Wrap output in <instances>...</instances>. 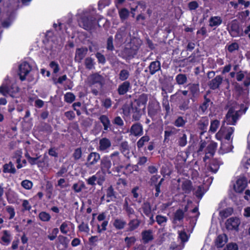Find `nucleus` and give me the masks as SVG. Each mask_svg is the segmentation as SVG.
Masks as SVG:
<instances>
[{"mask_svg": "<svg viewBox=\"0 0 250 250\" xmlns=\"http://www.w3.org/2000/svg\"><path fill=\"white\" fill-rule=\"evenodd\" d=\"M96 19L91 15H83L79 21L80 26L86 30H91L95 28Z\"/></svg>", "mask_w": 250, "mask_h": 250, "instance_id": "f257e3e1", "label": "nucleus"}, {"mask_svg": "<svg viewBox=\"0 0 250 250\" xmlns=\"http://www.w3.org/2000/svg\"><path fill=\"white\" fill-rule=\"evenodd\" d=\"M87 82L89 86L96 85V87L101 89L104 84V79L99 73H94L88 77Z\"/></svg>", "mask_w": 250, "mask_h": 250, "instance_id": "f03ea898", "label": "nucleus"}, {"mask_svg": "<svg viewBox=\"0 0 250 250\" xmlns=\"http://www.w3.org/2000/svg\"><path fill=\"white\" fill-rule=\"evenodd\" d=\"M240 110H235L232 107L230 108L226 115V122L228 124L235 125L240 116Z\"/></svg>", "mask_w": 250, "mask_h": 250, "instance_id": "7ed1b4c3", "label": "nucleus"}, {"mask_svg": "<svg viewBox=\"0 0 250 250\" xmlns=\"http://www.w3.org/2000/svg\"><path fill=\"white\" fill-rule=\"evenodd\" d=\"M148 115L153 119L161 111V107L158 102L152 101L149 103L148 107Z\"/></svg>", "mask_w": 250, "mask_h": 250, "instance_id": "20e7f679", "label": "nucleus"}, {"mask_svg": "<svg viewBox=\"0 0 250 250\" xmlns=\"http://www.w3.org/2000/svg\"><path fill=\"white\" fill-rule=\"evenodd\" d=\"M240 220L237 217H231L228 219L226 223V228L228 230L238 231Z\"/></svg>", "mask_w": 250, "mask_h": 250, "instance_id": "39448f33", "label": "nucleus"}, {"mask_svg": "<svg viewBox=\"0 0 250 250\" xmlns=\"http://www.w3.org/2000/svg\"><path fill=\"white\" fill-rule=\"evenodd\" d=\"M188 89L191 96L190 99L195 102L199 97L200 92L198 83H189L188 85Z\"/></svg>", "mask_w": 250, "mask_h": 250, "instance_id": "423d86ee", "label": "nucleus"}, {"mask_svg": "<svg viewBox=\"0 0 250 250\" xmlns=\"http://www.w3.org/2000/svg\"><path fill=\"white\" fill-rule=\"evenodd\" d=\"M101 156L99 153L96 152H92L89 153L87 158V162L85 166L89 167L96 165L100 160Z\"/></svg>", "mask_w": 250, "mask_h": 250, "instance_id": "0eeeda50", "label": "nucleus"}, {"mask_svg": "<svg viewBox=\"0 0 250 250\" xmlns=\"http://www.w3.org/2000/svg\"><path fill=\"white\" fill-rule=\"evenodd\" d=\"M112 166V163L109 157L107 156L103 157L100 161V168L102 171L106 172L108 174H110L111 171L110 169Z\"/></svg>", "mask_w": 250, "mask_h": 250, "instance_id": "6e6552de", "label": "nucleus"}, {"mask_svg": "<svg viewBox=\"0 0 250 250\" xmlns=\"http://www.w3.org/2000/svg\"><path fill=\"white\" fill-rule=\"evenodd\" d=\"M145 109L141 106H138L135 103L131 104V114H132V119L135 121H139L142 116V111Z\"/></svg>", "mask_w": 250, "mask_h": 250, "instance_id": "1a4fd4ad", "label": "nucleus"}, {"mask_svg": "<svg viewBox=\"0 0 250 250\" xmlns=\"http://www.w3.org/2000/svg\"><path fill=\"white\" fill-rule=\"evenodd\" d=\"M31 69L30 65L26 62H23L19 66V75L21 81H23L25 80L26 76L31 71Z\"/></svg>", "mask_w": 250, "mask_h": 250, "instance_id": "9d476101", "label": "nucleus"}, {"mask_svg": "<svg viewBox=\"0 0 250 250\" xmlns=\"http://www.w3.org/2000/svg\"><path fill=\"white\" fill-rule=\"evenodd\" d=\"M88 49L85 47L78 48L76 49L74 60L76 62L80 63L86 55Z\"/></svg>", "mask_w": 250, "mask_h": 250, "instance_id": "9b49d317", "label": "nucleus"}, {"mask_svg": "<svg viewBox=\"0 0 250 250\" xmlns=\"http://www.w3.org/2000/svg\"><path fill=\"white\" fill-rule=\"evenodd\" d=\"M13 87H9L6 85H2L0 86V93L4 96H7L9 95L12 97H15L16 94L19 91V88L15 87V89H14Z\"/></svg>", "mask_w": 250, "mask_h": 250, "instance_id": "f8f14e48", "label": "nucleus"}, {"mask_svg": "<svg viewBox=\"0 0 250 250\" xmlns=\"http://www.w3.org/2000/svg\"><path fill=\"white\" fill-rule=\"evenodd\" d=\"M228 31L232 37H237L239 35L240 30L239 23L236 20H233L228 27Z\"/></svg>", "mask_w": 250, "mask_h": 250, "instance_id": "ddd939ff", "label": "nucleus"}, {"mask_svg": "<svg viewBox=\"0 0 250 250\" xmlns=\"http://www.w3.org/2000/svg\"><path fill=\"white\" fill-rule=\"evenodd\" d=\"M137 53L136 47H125L122 52V57L126 59H131L134 57Z\"/></svg>", "mask_w": 250, "mask_h": 250, "instance_id": "4468645a", "label": "nucleus"}, {"mask_svg": "<svg viewBox=\"0 0 250 250\" xmlns=\"http://www.w3.org/2000/svg\"><path fill=\"white\" fill-rule=\"evenodd\" d=\"M129 132L134 136H141L143 133V126L139 123H135L131 126Z\"/></svg>", "mask_w": 250, "mask_h": 250, "instance_id": "2eb2a0df", "label": "nucleus"}, {"mask_svg": "<svg viewBox=\"0 0 250 250\" xmlns=\"http://www.w3.org/2000/svg\"><path fill=\"white\" fill-rule=\"evenodd\" d=\"M222 82L223 77L220 75H218L214 78L212 79L211 81H209L208 85L210 89L212 90H215L219 88L220 85L222 83Z\"/></svg>", "mask_w": 250, "mask_h": 250, "instance_id": "dca6fc26", "label": "nucleus"}, {"mask_svg": "<svg viewBox=\"0 0 250 250\" xmlns=\"http://www.w3.org/2000/svg\"><path fill=\"white\" fill-rule=\"evenodd\" d=\"M209 124V119L207 116L203 117L198 121L197 125L198 128L202 131L201 134L202 135L207 131Z\"/></svg>", "mask_w": 250, "mask_h": 250, "instance_id": "f3484780", "label": "nucleus"}, {"mask_svg": "<svg viewBox=\"0 0 250 250\" xmlns=\"http://www.w3.org/2000/svg\"><path fill=\"white\" fill-rule=\"evenodd\" d=\"M119 150L126 158L127 159H130L131 155L127 142H122L120 145Z\"/></svg>", "mask_w": 250, "mask_h": 250, "instance_id": "a211bd4d", "label": "nucleus"}, {"mask_svg": "<svg viewBox=\"0 0 250 250\" xmlns=\"http://www.w3.org/2000/svg\"><path fill=\"white\" fill-rule=\"evenodd\" d=\"M142 240L144 244H147L154 239L153 231L151 229L144 230L141 233Z\"/></svg>", "mask_w": 250, "mask_h": 250, "instance_id": "6ab92c4d", "label": "nucleus"}, {"mask_svg": "<svg viewBox=\"0 0 250 250\" xmlns=\"http://www.w3.org/2000/svg\"><path fill=\"white\" fill-rule=\"evenodd\" d=\"M126 34V28L125 27L120 28L118 29L115 36V42L119 43L122 42Z\"/></svg>", "mask_w": 250, "mask_h": 250, "instance_id": "aec40b11", "label": "nucleus"}, {"mask_svg": "<svg viewBox=\"0 0 250 250\" xmlns=\"http://www.w3.org/2000/svg\"><path fill=\"white\" fill-rule=\"evenodd\" d=\"M130 87L131 84L130 82L125 81L119 85L117 89L118 93L120 95H123L128 91Z\"/></svg>", "mask_w": 250, "mask_h": 250, "instance_id": "412c9836", "label": "nucleus"}, {"mask_svg": "<svg viewBox=\"0 0 250 250\" xmlns=\"http://www.w3.org/2000/svg\"><path fill=\"white\" fill-rule=\"evenodd\" d=\"M246 181L243 179H239L237 180L236 184L234 185V189L237 192H241L246 188Z\"/></svg>", "mask_w": 250, "mask_h": 250, "instance_id": "4be33fe9", "label": "nucleus"}, {"mask_svg": "<svg viewBox=\"0 0 250 250\" xmlns=\"http://www.w3.org/2000/svg\"><path fill=\"white\" fill-rule=\"evenodd\" d=\"M148 100L147 95L146 94H141L139 98L135 100L134 103L138 106H141L146 109V105Z\"/></svg>", "mask_w": 250, "mask_h": 250, "instance_id": "5701e85b", "label": "nucleus"}, {"mask_svg": "<svg viewBox=\"0 0 250 250\" xmlns=\"http://www.w3.org/2000/svg\"><path fill=\"white\" fill-rule=\"evenodd\" d=\"M111 146V143L109 139L103 138L99 141V149L101 151H104L109 148Z\"/></svg>", "mask_w": 250, "mask_h": 250, "instance_id": "b1692460", "label": "nucleus"}, {"mask_svg": "<svg viewBox=\"0 0 250 250\" xmlns=\"http://www.w3.org/2000/svg\"><path fill=\"white\" fill-rule=\"evenodd\" d=\"M101 123L103 124L104 131H108L111 129V124L108 117L105 115H102L99 118Z\"/></svg>", "mask_w": 250, "mask_h": 250, "instance_id": "393cba45", "label": "nucleus"}, {"mask_svg": "<svg viewBox=\"0 0 250 250\" xmlns=\"http://www.w3.org/2000/svg\"><path fill=\"white\" fill-rule=\"evenodd\" d=\"M149 72L151 75H154L161 70V63L159 61H156L150 63L148 66Z\"/></svg>", "mask_w": 250, "mask_h": 250, "instance_id": "a878e982", "label": "nucleus"}, {"mask_svg": "<svg viewBox=\"0 0 250 250\" xmlns=\"http://www.w3.org/2000/svg\"><path fill=\"white\" fill-rule=\"evenodd\" d=\"M112 164L113 166L119 165L121 163V158L119 151H115L111 153L109 156Z\"/></svg>", "mask_w": 250, "mask_h": 250, "instance_id": "bb28decb", "label": "nucleus"}, {"mask_svg": "<svg viewBox=\"0 0 250 250\" xmlns=\"http://www.w3.org/2000/svg\"><path fill=\"white\" fill-rule=\"evenodd\" d=\"M204 102L199 106V109H200L203 113H204L207 110L209 106L213 104L210 99L207 97V94L204 95Z\"/></svg>", "mask_w": 250, "mask_h": 250, "instance_id": "cd10ccee", "label": "nucleus"}, {"mask_svg": "<svg viewBox=\"0 0 250 250\" xmlns=\"http://www.w3.org/2000/svg\"><path fill=\"white\" fill-rule=\"evenodd\" d=\"M141 221L138 219H133L129 221L128 223V231H133L137 229L141 224Z\"/></svg>", "mask_w": 250, "mask_h": 250, "instance_id": "c85d7f7f", "label": "nucleus"}, {"mask_svg": "<svg viewBox=\"0 0 250 250\" xmlns=\"http://www.w3.org/2000/svg\"><path fill=\"white\" fill-rule=\"evenodd\" d=\"M227 236L225 234L219 235L216 240V245L218 248H222L227 242Z\"/></svg>", "mask_w": 250, "mask_h": 250, "instance_id": "c756f323", "label": "nucleus"}, {"mask_svg": "<svg viewBox=\"0 0 250 250\" xmlns=\"http://www.w3.org/2000/svg\"><path fill=\"white\" fill-rule=\"evenodd\" d=\"M126 225L125 221L123 219L116 218L114 220L113 225L117 229H123Z\"/></svg>", "mask_w": 250, "mask_h": 250, "instance_id": "7c9ffc66", "label": "nucleus"}, {"mask_svg": "<svg viewBox=\"0 0 250 250\" xmlns=\"http://www.w3.org/2000/svg\"><path fill=\"white\" fill-rule=\"evenodd\" d=\"M222 22V20L219 16L211 17L209 20V26L210 27L218 26Z\"/></svg>", "mask_w": 250, "mask_h": 250, "instance_id": "2f4dec72", "label": "nucleus"}, {"mask_svg": "<svg viewBox=\"0 0 250 250\" xmlns=\"http://www.w3.org/2000/svg\"><path fill=\"white\" fill-rule=\"evenodd\" d=\"M3 167V171L4 173L15 174L16 172V169L11 162H10L8 164H4Z\"/></svg>", "mask_w": 250, "mask_h": 250, "instance_id": "473e14b6", "label": "nucleus"}, {"mask_svg": "<svg viewBox=\"0 0 250 250\" xmlns=\"http://www.w3.org/2000/svg\"><path fill=\"white\" fill-rule=\"evenodd\" d=\"M233 212V209L231 208H226L219 212V215L222 219H224L231 215Z\"/></svg>", "mask_w": 250, "mask_h": 250, "instance_id": "72a5a7b5", "label": "nucleus"}, {"mask_svg": "<svg viewBox=\"0 0 250 250\" xmlns=\"http://www.w3.org/2000/svg\"><path fill=\"white\" fill-rule=\"evenodd\" d=\"M142 208L144 213L148 217L150 216L151 213V208L149 203L147 202L144 203L142 205Z\"/></svg>", "mask_w": 250, "mask_h": 250, "instance_id": "f704fd0d", "label": "nucleus"}, {"mask_svg": "<svg viewBox=\"0 0 250 250\" xmlns=\"http://www.w3.org/2000/svg\"><path fill=\"white\" fill-rule=\"evenodd\" d=\"M177 83L180 85H183L187 83L188 78L185 74H179L175 78Z\"/></svg>", "mask_w": 250, "mask_h": 250, "instance_id": "c9c22d12", "label": "nucleus"}, {"mask_svg": "<svg viewBox=\"0 0 250 250\" xmlns=\"http://www.w3.org/2000/svg\"><path fill=\"white\" fill-rule=\"evenodd\" d=\"M219 162L217 160H213L210 163L209 169L213 173H216L219 168Z\"/></svg>", "mask_w": 250, "mask_h": 250, "instance_id": "e433bc0d", "label": "nucleus"}, {"mask_svg": "<svg viewBox=\"0 0 250 250\" xmlns=\"http://www.w3.org/2000/svg\"><path fill=\"white\" fill-rule=\"evenodd\" d=\"M217 146V143L215 142L210 143L207 147L206 150L207 152H206V154H209L210 156H212L215 153Z\"/></svg>", "mask_w": 250, "mask_h": 250, "instance_id": "4c0bfd02", "label": "nucleus"}, {"mask_svg": "<svg viewBox=\"0 0 250 250\" xmlns=\"http://www.w3.org/2000/svg\"><path fill=\"white\" fill-rule=\"evenodd\" d=\"M220 125V122L218 120H213L210 122L209 131L215 133Z\"/></svg>", "mask_w": 250, "mask_h": 250, "instance_id": "58836bf2", "label": "nucleus"}, {"mask_svg": "<svg viewBox=\"0 0 250 250\" xmlns=\"http://www.w3.org/2000/svg\"><path fill=\"white\" fill-rule=\"evenodd\" d=\"M182 188L186 193H188L192 189L191 183L189 181L186 180L183 182Z\"/></svg>", "mask_w": 250, "mask_h": 250, "instance_id": "ea45409f", "label": "nucleus"}, {"mask_svg": "<svg viewBox=\"0 0 250 250\" xmlns=\"http://www.w3.org/2000/svg\"><path fill=\"white\" fill-rule=\"evenodd\" d=\"M150 140V138L147 135H145L142 137L137 142V146L138 148H141L143 147L145 144L148 142Z\"/></svg>", "mask_w": 250, "mask_h": 250, "instance_id": "a19ab883", "label": "nucleus"}, {"mask_svg": "<svg viewBox=\"0 0 250 250\" xmlns=\"http://www.w3.org/2000/svg\"><path fill=\"white\" fill-rule=\"evenodd\" d=\"M1 240L7 245L10 243L11 241V234L9 231L6 230L3 231V236L1 237Z\"/></svg>", "mask_w": 250, "mask_h": 250, "instance_id": "79ce46f5", "label": "nucleus"}, {"mask_svg": "<svg viewBox=\"0 0 250 250\" xmlns=\"http://www.w3.org/2000/svg\"><path fill=\"white\" fill-rule=\"evenodd\" d=\"M189 103V99L183 100L179 106V109L184 111L189 109L190 108Z\"/></svg>", "mask_w": 250, "mask_h": 250, "instance_id": "37998d69", "label": "nucleus"}, {"mask_svg": "<svg viewBox=\"0 0 250 250\" xmlns=\"http://www.w3.org/2000/svg\"><path fill=\"white\" fill-rule=\"evenodd\" d=\"M84 64L85 67L91 70L93 68H94V60L91 57H87L84 60Z\"/></svg>", "mask_w": 250, "mask_h": 250, "instance_id": "c03bdc74", "label": "nucleus"}, {"mask_svg": "<svg viewBox=\"0 0 250 250\" xmlns=\"http://www.w3.org/2000/svg\"><path fill=\"white\" fill-rule=\"evenodd\" d=\"M129 76V72L126 69H122L119 75V78L122 81H126Z\"/></svg>", "mask_w": 250, "mask_h": 250, "instance_id": "a18cd8bd", "label": "nucleus"}, {"mask_svg": "<svg viewBox=\"0 0 250 250\" xmlns=\"http://www.w3.org/2000/svg\"><path fill=\"white\" fill-rule=\"evenodd\" d=\"M106 196L110 198V200H113V199H116V196L115 195V191L114 190L112 186L108 188L106 190Z\"/></svg>", "mask_w": 250, "mask_h": 250, "instance_id": "49530a36", "label": "nucleus"}, {"mask_svg": "<svg viewBox=\"0 0 250 250\" xmlns=\"http://www.w3.org/2000/svg\"><path fill=\"white\" fill-rule=\"evenodd\" d=\"M187 121L181 116L178 117L174 121V125L177 127H183L185 125Z\"/></svg>", "mask_w": 250, "mask_h": 250, "instance_id": "de8ad7c7", "label": "nucleus"}, {"mask_svg": "<svg viewBox=\"0 0 250 250\" xmlns=\"http://www.w3.org/2000/svg\"><path fill=\"white\" fill-rule=\"evenodd\" d=\"M75 100V96L71 92H67L64 95V100L68 103H71Z\"/></svg>", "mask_w": 250, "mask_h": 250, "instance_id": "09e8293b", "label": "nucleus"}, {"mask_svg": "<svg viewBox=\"0 0 250 250\" xmlns=\"http://www.w3.org/2000/svg\"><path fill=\"white\" fill-rule=\"evenodd\" d=\"M205 193V190L202 186H198L195 191V196L199 199H201Z\"/></svg>", "mask_w": 250, "mask_h": 250, "instance_id": "8fccbe9b", "label": "nucleus"}, {"mask_svg": "<svg viewBox=\"0 0 250 250\" xmlns=\"http://www.w3.org/2000/svg\"><path fill=\"white\" fill-rule=\"evenodd\" d=\"M113 39L112 36H110L107 38L106 42V49L109 51H113L114 49L113 45Z\"/></svg>", "mask_w": 250, "mask_h": 250, "instance_id": "3c124183", "label": "nucleus"}, {"mask_svg": "<svg viewBox=\"0 0 250 250\" xmlns=\"http://www.w3.org/2000/svg\"><path fill=\"white\" fill-rule=\"evenodd\" d=\"M119 15L122 21L125 20L128 17L129 11L126 8H123L120 11Z\"/></svg>", "mask_w": 250, "mask_h": 250, "instance_id": "603ef678", "label": "nucleus"}, {"mask_svg": "<svg viewBox=\"0 0 250 250\" xmlns=\"http://www.w3.org/2000/svg\"><path fill=\"white\" fill-rule=\"evenodd\" d=\"M187 144V136L186 134H183L182 135L179 137L178 140V144L180 146H185Z\"/></svg>", "mask_w": 250, "mask_h": 250, "instance_id": "864d4df0", "label": "nucleus"}, {"mask_svg": "<svg viewBox=\"0 0 250 250\" xmlns=\"http://www.w3.org/2000/svg\"><path fill=\"white\" fill-rule=\"evenodd\" d=\"M82 156V151L81 148H77L73 154V157L75 161L79 160Z\"/></svg>", "mask_w": 250, "mask_h": 250, "instance_id": "5fc2aeb1", "label": "nucleus"}, {"mask_svg": "<svg viewBox=\"0 0 250 250\" xmlns=\"http://www.w3.org/2000/svg\"><path fill=\"white\" fill-rule=\"evenodd\" d=\"M178 238L181 240L182 243H184L188 240V236L184 231H178Z\"/></svg>", "mask_w": 250, "mask_h": 250, "instance_id": "6e6d98bb", "label": "nucleus"}, {"mask_svg": "<svg viewBox=\"0 0 250 250\" xmlns=\"http://www.w3.org/2000/svg\"><path fill=\"white\" fill-rule=\"evenodd\" d=\"M39 218L42 221H48L51 218L50 214L46 212L42 211L39 214Z\"/></svg>", "mask_w": 250, "mask_h": 250, "instance_id": "4d7b16f0", "label": "nucleus"}, {"mask_svg": "<svg viewBox=\"0 0 250 250\" xmlns=\"http://www.w3.org/2000/svg\"><path fill=\"white\" fill-rule=\"evenodd\" d=\"M184 216V212L183 210L179 209H178L174 215V220H178V221H181L182 220Z\"/></svg>", "mask_w": 250, "mask_h": 250, "instance_id": "13d9d810", "label": "nucleus"}, {"mask_svg": "<svg viewBox=\"0 0 250 250\" xmlns=\"http://www.w3.org/2000/svg\"><path fill=\"white\" fill-rule=\"evenodd\" d=\"M21 185L26 189H30L32 187L33 183L29 180H24L21 182Z\"/></svg>", "mask_w": 250, "mask_h": 250, "instance_id": "bf43d9fd", "label": "nucleus"}, {"mask_svg": "<svg viewBox=\"0 0 250 250\" xmlns=\"http://www.w3.org/2000/svg\"><path fill=\"white\" fill-rule=\"evenodd\" d=\"M156 221L160 225H163L167 221V218L162 215H158L156 217Z\"/></svg>", "mask_w": 250, "mask_h": 250, "instance_id": "052dcab7", "label": "nucleus"}, {"mask_svg": "<svg viewBox=\"0 0 250 250\" xmlns=\"http://www.w3.org/2000/svg\"><path fill=\"white\" fill-rule=\"evenodd\" d=\"M58 240L59 242L64 246L65 248L67 247L69 240L66 237L62 235H59L58 237Z\"/></svg>", "mask_w": 250, "mask_h": 250, "instance_id": "680f3d73", "label": "nucleus"}, {"mask_svg": "<svg viewBox=\"0 0 250 250\" xmlns=\"http://www.w3.org/2000/svg\"><path fill=\"white\" fill-rule=\"evenodd\" d=\"M234 132V128L232 127H229L227 128L226 134L225 135V138L229 140L230 139L231 135Z\"/></svg>", "mask_w": 250, "mask_h": 250, "instance_id": "e2e57ef3", "label": "nucleus"}, {"mask_svg": "<svg viewBox=\"0 0 250 250\" xmlns=\"http://www.w3.org/2000/svg\"><path fill=\"white\" fill-rule=\"evenodd\" d=\"M112 122L113 124L119 126H122L124 125V121L119 116L116 117Z\"/></svg>", "mask_w": 250, "mask_h": 250, "instance_id": "0e129e2a", "label": "nucleus"}, {"mask_svg": "<svg viewBox=\"0 0 250 250\" xmlns=\"http://www.w3.org/2000/svg\"><path fill=\"white\" fill-rule=\"evenodd\" d=\"M49 66L51 68L53 69V72L54 73H57L59 72L60 70V67L59 64L54 61H52L49 64Z\"/></svg>", "mask_w": 250, "mask_h": 250, "instance_id": "69168bd1", "label": "nucleus"}, {"mask_svg": "<svg viewBox=\"0 0 250 250\" xmlns=\"http://www.w3.org/2000/svg\"><path fill=\"white\" fill-rule=\"evenodd\" d=\"M136 241V239L134 236H132L130 237H126L125 238V241L127 244V246L128 247H130V246L134 244Z\"/></svg>", "mask_w": 250, "mask_h": 250, "instance_id": "338daca9", "label": "nucleus"}, {"mask_svg": "<svg viewBox=\"0 0 250 250\" xmlns=\"http://www.w3.org/2000/svg\"><path fill=\"white\" fill-rule=\"evenodd\" d=\"M224 250H238V246L235 243H230L227 245Z\"/></svg>", "mask_w": 250, "mask_h": 250, "instance_id": "774afa93", "label": "nucleus"}]
</instances>
